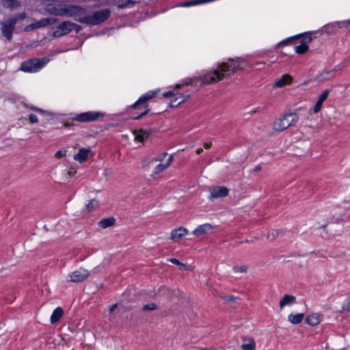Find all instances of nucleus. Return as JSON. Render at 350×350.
<instances>
[{
	"mask_svg": "<svg viewBox=\"0 0 350 350\" xmlns=\"http://www.w3.org/2000/svg\"><path fill=\"white\" fill-rule=\"evenodd\" d=\"M81 9L83 12H81L80 16H77L76 21L89 25H97L105 22L109 18L111 13L109 9L106 8L94 12L91 15L86 16L85 9L82 7H81Z\"/></svg>",
	"mask_w": 350,
	"mask_h": 350,
	"instance_id": "f257e3e1",
	"label": "nucleus"
},
{
	"mask_svg": "<svg viewBox=\"0 0 350 350\" xmlns=\"http://www.w3.org/2000/svg\"><path fill=\"white\" fill-rule=\"evenodd\" d=\"M46 10L50 14L72 17L75 20H76L77 16H80L81 12H83L81 9V6L73 5L48 4Z\"/></svg>",
	"mask_w": 350,
	"mask_h": 350,
	"instance_id": "f03ea898",
	"label": "nucleus"
},
{
	"mask_svg": "<svg viewBox=\"0 0 350 350\" xmlns=\"http://www.w3.org/2000/svg\"><path fill=\"white\" fill-rule=\"evenodd\" d=\"M298 119V115L295 112L286 113L282 118L275 120L273 129L278 132L283 131L289 126L295 125Z\"/></svg>",
	"mask_w": 350,
	"mask_h": 350,
	"instance_id": "7ed1b4c3",
	"label": "nucleus"
},
{
	"mask_svg": "<svg viewBox=\"0 0 350 350\" xmlns=\"http://www.w3.org/2000/svg\"><path fill=\"white\" fill-rule=\"evenodd\" d=\"M44 64V59H31L22 64L21 70L25 72H34L43 67Z\"/></svg>",
	"mask_w": 350,
	"mask_h": 350,
	"instance_id": "20e7f679",
	"label": "nucleus"
},
{
	"mask_svg": "<svg viewBox=\"0 0 350 350\" xmlns=\"http://www.w3.org/2000/svg\"><path fill=\"white\" fill-rule=\"evenodd\" d=\"M90 275V272L85 269H79L70 273L67 276V281L70 282H81L85 281Z\"/></svg>",
	"mask_w": 350,
	"mask_h": 350,
	"instance_id": "39448f33",
	"label": "nucleus"
},
{
	"mask_svg": "<svg viewBox=\"0 0 350 350\" xmlns=\"http://www.w3.org/2000/svg\"><path fill=\"white\" fill-rule=\"evenodd\" d=\"M74 23L70 21H64L58 24L56 30L53 33L55 38H59L69 33L73 30Z\"/></svg>",
	"mask_w": 350,
	"mask_h": 350,
	"instance_id": "423d86ee",
	"label": "nucleus"
},
{
	"mask_svg": "<svg viewBox=\"0 0 350 350\" xmlns=\"http://www.w3.org/2000/svg\"><path fill=\"white\" fill-rule=\"evenodd\" d=\"M3 35L10 41L12 39V33L15 29L16 21L10 18L1 23Z\"/></svg>",
	"mask_w": 350,
	"mask_h": 350,
	"instance_id": "0eeeda50",
	"label": "nucleus"
},
{
	"mask_svg": "<svg viewBox=\"0 0 350 350\" xmlns=\"http://www.w3.org/2000/svg\"><path fill=\"white\" fill-rule=\"evenodd\" d=\"M231 62V64L222 62L218 65L220 72H226L231 70L232 73H234L237 70L242 69L238 64L239 63L240 58L236 57L234 59H228Z\"/></svg>",
	"mask_w": 350,
	"mask_h": 350,
	"instance_id": "6e6552de",
	"label": "nucleus"
},
{
	"mask_svg": "<svg viewBox=\"0 0 350 350\" xmlns=\"http://www.w3.org/2000/svg\"><path fill=\"white\" fill-rule=\"evenodd\" d=\"M228 75L222 74L220 70H215L213 72V75L206 74L200 77V81L202 83H213L221 81L224 77H227Z\"/></svg>",
	"mask_w": 350,
	"mask_h": 350,
	"instance_id": "1a4fd4ad",
	"label": "nucleus"
},
{
	"mask_svg": "<svg viewBox=\"0 0 350 350\" xmlns=\"http://www.w3.org/2000/svg\"><path fill=\"white\" fill-rule=\"evenodd\" d=\"M103 115L98 112H92L88 111L85 113H81L78 114L75 120L79 122H90L94 121L97 120L100 116H103Z\"/></svg>",
	"mask_w": 350,
	"mask_h": 350,
	"instance_id": "9d476101",
	"label": "nucleus"
},
{
	"mask_svg": "<svg viewBox=\"0 0 350 350\" xmlns=\"http://www.w3.org/2000/svg\"><path fill=\"white\" fill-rule=\"evenodd\" d=\"M228 194V189L226 187H216L211 190V197L213 198H224Z\"/></svg>",
	"mask_w": 350,
	"mask_h": 350,
	"instance_id": "9b49d317",
	"label": "nucleus"
},
{
	"mask_svg": "<svg viewBox=\"0 0 350 350\" xmlns=\"http://www.w3.org/2000/svg\"><path fill=\"white\" fill-rule=\"evenodd\" d=\"M329 92L330 90L329 89H326L321 94L319 95V98L312 109L314 113H318L321 110L323 103L327 99Z\"/></svg>",
	"mask_w": 350,
	"mask_h": 350,
	"instance_id": "f8f14e48",
	"label": "nucleus"
},
{
	"mask_svg": "<svg viewBox=\"0 0 350 350\" xmlns=\"http://www.w3.org/2000/svg\"><path fill=\"white\" fill-rule=\"evenodd\" d=\"M135 3L136 1L133 0H107L108 4L113 3L120 9L131 8L135 4Z\"/></svg>",
	"mask_w": 350,
	"mask_h": 350,
	"instance_id": "ddd939ff",
	"label": "nucleus"
},
{
	"mask_svg": "<svg viewBox=\"0 0 350 350\" xmlns=\"http://www.w3.org/2000/svg\"><path fill=\"white\" fill-rule=\"evenodd\" d=\"M187 232L188 230L183 227L174 229L171 232V239L175 242H177L180 240L185 234H187Z\"/></svg>",
	"mask_w": 350,
	"mask_h": 350,
	"instance_id": "4468645a",
	"label": "nucleus"
},
{
	"mask_svg": "<svg viewBox=\"0 0 350 350\" xmlns=\"http://www.w3.org/2000/svg\"><path fill=\"white\" fill-rule=\"evenodd\" d=\"M293 77L290 75H284L280 79L276 81L273 84V88H281L286 85L291 83Z\"/></svg>",
	"mask_w": 350,
	"mask_h": 350,
	"instance_id": "2eb2a0df",
	"label": "nucleus"
},
{
	"mask_svg": "<svg viewBox=\"0 0 350 350\" xmlns=\"http://www.w3.org/2000/svg\"><path fill=\"white\" fill-rule=\"evenodd\" d=\"M213 229L210 224H204L199 226L196 229L193 231V234L196 237H200L203 234H207Z\"/></svg>",
	"mask_w": 350,
	"mask_h": 350,
	"instance_id": "dca6fc26",
	"label": "nucleus"
},
{
	"mask_svg": "<svg viewBox=\"0 0 350 350\" xmlns=\"http://www.w3.org/2000/svg\"><path fill=\"white\" fill-rule=\"evenodd\" d=\"M91 152L90 148H80L77 154L74 156V159L83 163L88 158L89 153Z\"/></svg>",
	"mask_w": 350,
	"mask_h": 350,
	"instance_id": "f3484780",
	"label": "nucleus"
},
{
	"mask_svg": "<svg viewBox=\"0 0 350 350\" xmlns=\"http://www.w3.org/2000/svg\"><path fill=\"white\" fill-rule=\"evenodd\" d=\"M133 135H135V139L139 142H144L146 139H147L149 136V133L140 129L139 131L134 130L133 131Z\"/></svg>",
	"mask_w": 350,
	"mask_h": 350,
	"instance_id": "a211bd4d",
	"label": "nucleus"
},
{
	"mask_svg": "<svg viewBox=\"0 0 350 350\" xmlns=\"http://www.w3.org/2000/svg\"><path fill=\"white\" fill-rule=\"evenodd\" d=\"M243 340L247 342V343H243L241 345V348L243 350H255L256 343L252 338L243 337Z\"/></svg>",
	"mask_w": 350,
	"mask_h": 350,
	"instance_id": "6ab92c4d",
	"label": "nucleus"
},
{
	"mask_svg": "<svg viewBox=\"0 0 350 350\" xmlns=\"http://www.w3.org/2000/svg\"><path fill=\"white\" fill-rule=\"evenodd\" d=\"M295 301V297L291 295H284L280 301V308H282L286 305H291Z\"/></svg>",
	"mask_w": 350,
	"mask_h": 350,
	"instance_id": "aec40b11",
	"label": "nucleus"
},
{
	"mask_svg": "<svg viewBox=\"0 0 350 350\" xmlns=\"http://www.w3.org/2000/svg\"><path fill=\"white\" fill-rule=\"evenodd\" d=\"M115 222H116L115 218L113 217H107V218L101 219L98 222V226L100 228L105 229L108 227H111V226H113L115 224Z\"/></svg>",
	"mask_w": 350,
	"mask_h": 350,
	"instance_id": "412c9836",
	"label": "nucleus"
},
{
	"mask_svg": "<svg viewBox=\"0 0 350 350\" xmlns=\"http://www.w3.org/2000/svg\"><path fill=\"white\" fill-rule=\"evenodd\" d=\"M63 315V310L62 308L60 307H57V308H55L51 316V323L54 324L57 322L59 321V320L60 319V318L62 317Z\"/></svg>",
	"mask_w": 350,
	"mask_h": 350,
	"instance_id": "4be33fe9",
	"label": "nucleus"
},
{
	"mask_svg": "<svg viewBox=\"0 0 350 350\" xmlns=\"http://www.w3.org/2000/svg\"><path fill=\"white\" fill-rule=\"evenodd\" d=\"M2 4L5 8L14 10L21 6V3L18 0H2Z\"/></svg>",
	"mask_w": 350,
	"mask_h": 350,
	"instance_id": "5701e85b",
	"label": "nucleus"
},
{
	"mask_svg": "<svg viewBox=\"0 0 350 350\" xmlns=\"http://www.w3.org/2000/svg\"><path fill=\"white\" fill-rule=\"evenodd\" d=\"M306 321L310 325L314 326L320 322V315L318 314H312L307 316Z\"/></svg>",
	"mask_w": 350,
	"mask_h": 350,
	"instance_id": "b1692460",
	"label": "nucleus"
},
{
	"mask_svg": "<svg viewBox=\"0 0 350 350\" xmlns=\"http://www.w3.org/2000/svg\"><path fill=\"white\" fill-rule=\"evenodd\" d=\"M155 96V93L152 92L151 94H147L142 97H140L138 100L133 105V108H136V107L139 105L143 104L146 103L149 99L153 98Z\"/></svg>",
	"mask_w": 350,
	"mask_h": 350,
	"instance_id": "393cba45",
	"label": "nucleus"
},
{
	"mask_svg": "<svg viewBox=\"0 0 350 350\" xmlns=\"http://www.w3.org/2000/svg\"><path fill=\"white\" fill-rule=\"evenodd\" d=\"M155 96V93L152 92L151 94H147L142 97H140L138 100L133 105V108H136V107L139 105L143 104L146 103L149 99L153 98Z\"/></svg>",
	"mask_w": 350,
	"mask_h": 350,
	"instance_id": "a878e982",
	"label": "nucleus"
},
{
	"mask_svg": "<svg viewBox=\"0 0 350 350\" xmlns=\"http://www.w3.org/2000/svg\"><path fill=\"white\" fill-rule=\"evenodd\" d=\"M304 317V314L302 313L297 314H291L288 316V321L293 324H298L302 321Z\"/></svg>",
	"mask_w": 350,
	"mask_h": 350,
	"instance_id": "bb28decb",
	"label": "nucleus"
},
{
	"mask_svg": "<svg viewBox=\"0 0 350 350\" xmlns=\"http://www.w3.org/2000/svg\"><path fill=\"white\" fill-rule=\"evenodd\" d=\"M42 27H46L45 18L31 24V25L26 27L25 30L27 31L29 29H37Z\"/></svg>",
	"mask_w": 350,
	"mask_h": 350,
	"instance_id": "cd10ccee",
	"label": "nucleus"
},
{
	"mask_svg": "<svg viewBox=\"0 0 350 350\" xmlns=\"http://www.w3.org/2000/svg\"><path fill=\"white\" fill-rule=\"evenodd\" d=\"M308 50V46L306 42H303L301 44L295 46V51L298 54H304Z\"/></svg>",
	"mask_w": 350,
	"mask_h": 350,
	"instance_id": "c85d7f7f",
	"label": "nucleus"
},
{
	"mask_svg": "<svg viewBox=\"0 0 350 350\" xmlns=\"http://www.w3.org/2000/svg\"><path fill=\"white\" fill-rule=\"evenodd\" d=\"M98 206V202L95 200H91L88 204H86V210L88 212L93 211Z\"/></svg>",
	"mask_w": 350,
	"mask_h": 350,
	"instance_id": "c756f323",
	"label": "nucleus"
},
{
	"mask_svg": "<svg viewBox=\"0 0 350 350\" xmlns=\"http://www.w3.org/2000/svg\"><path fill=\"white\" fill-rule=\"evenodd\" d=\"M170 262H171L173 264H175L178 266H179V268L182 270H186L187 269V265L180 262L178 259L176 258H170L168 260Z\"/></svg>",
	"mask_w": 350,
	"mask_h": 350,
	"instance_id": "7c9ffc66",
	"label": "nucleus"
},
{
	"mask_svg": "<svg viewBox=\"0 0 350 350\" xmlns=\"http://www.w3.org/2000/svg\"><path fill=\"white\" fill-rule=\"evenodd\" d=\"M26 16H27V15H26L25 12H21V13H18V14L10 18L11 20H15L16 24L18 21L24 20L26 18Z\"/></svg>",
	"mask_w": 350,
	"mask_h": 350,
	"instance_id": "2f4dec72",
	"label": "nucleus"
},
{
	"mask_svg": "<svg viewBox=\"0 0 350 350\" xmlns=\"http://www.w3.org/2000/svg\"><path fill=\"white\" fill-rule=\"evenodd\" d=\"M157 308V305L154 303L146 304L143 306L142 310L144 311H152Z\"/></svg>",
	"mask_w": 350,
	"mask_h": 350,
	"instance_id": "473e14b6",
	"label": "nucleus"
},
{
	"mask_svg": "<svg viewBox=\"0 0 350 350\" xmlns=\"http://www.w3.org/2000/svg\"><path fill=\"white\" fill-rule=\"evenodd\" d=\"M189 98V95H185V94H180V97L176 98L174 102H177V105H180V103L185 102Z\"/></svg>",
	"mask_w": 350,
	"mask_h": 350,
	"instance_id": "72a5a7b5",
	"label": "nucleus"
},
{
	"mask_svg": "<svg viewBox=\"0 0 350 350\" xmlns=\"http://www.w3.org/2000/svg\"><path fill=\"white\" fill-rule=\"evenodd\" d=\"M281 233V231L278 230H272L271 232H269L267 234L268 239H275L278 237L280 234Z\"/></svg>",
	"mask_w": 350,
	"mask_h": 350,
	"instance_id": "f704fd0d",
	"label": "nucleus"
},
{
	"mask_svg": "<svg viewBox=\"0 0 350 350\" xmlns=\"http://www.w3.org/2000/svg\"><path fill=\"white\" fill-rule=\"evenodd\" d=\"M337 25L340 28L346 27L348 31H350V19L346 21L338 22Z\"/></svg>",
	"mask_w": 350,
	"mask_h": 350,
	"instance_id": "c9c22d12",
	"label": "nucleus"
},
{
	"mask_svg": "<svg viewBox=\"0 0 350 350\" xmlns=\"http://www.w3.org/2000/svg\"><path fill=\"white\" fill-rule=\"evenodd\" d=\"M233 270L236 272L245 273L247 271V267L245 265L235 266L233 267Z\"/></svg>",
	"mask_w": 350,
	"mask_h": 350,
	"instance_id": "e433bc0d",
	"label": "nucleus"
},
{
	"mask_svg": "<svg viewBox=\"0 0 350 350\" xmlns=\"http://www.w3.org/2000/svg\"><path fill=\"white\" fill-rule=\"evenodd\" d=\"M221 298L229 302H235L236 300L238 299V297H236L231 295L221 296Z\"/></svg>",
	"mask_w": 350,
	"mask_h": 350,
	"instance_id": "4c0bfd02",
	"label": "nucleus"
},
{
	"mask_svg": "<svg viewBox=\"0 0 350 350\" xmlns=\"http://www.w3.org/2000/svg\"><path fill=\"white\" fill-rule=\"evenodd\" d=\"M167 167V166L166 165V164H159L155 167L154 174H159L163 172Z\"/></svg>",
	"mask_w": 350,
	"mask_h": 350,
	"instance_id": "58836bf2",
	"label": "nucleus"
},
{
	"mask_svg": "<svg viewBox=\"0 0 350 350\" xmlns=\"http://www.w3.org/2000/svg\"><path fill=\"white\" fill-rule=\"evenodd\" d=\"M167 155V152H163L161 153L158 157L153 159L151 162L154 161H163L164 160V158Z\"/></svg>",
	"mask_w": 350,
	"mask_h": 350,
	"instance_id": "ea45409f",
	"label": "nucleus"
},
{
	"mask_svg": "<svg viewBox=\"0 0 350 350\" xmlns=\"http://www.w3.org/2000/svg\"><path fill=\"white\" fill-rule=\"evenodd\" d=\"M46 26L55 23L57 19L53 17L45 18Z\"/></svg>",
	"mask_w": 350,
	"mask_h": 350,
	"instance_id": "a19ab883",
	"label": "nucleus"
},
{
	"mask_svg": "<svg viewBox=\"0 0 350 350\" xmlns=\"http://www.w3.org/2000/svg\"><path fill=\"white\" fill-rule=\"evenodd\" d=\"M46 26L55 23L57 19L53 17L45 18Z\"/></svg>",
	"mask_w": 350,
	"mask_h": 350,
	"instance_id": "79ce46f5",
	"label": "nucleus"
},
{
	"mask_svg": "<svg viewBox=\"0 0 350 350\" xmlns=\"http://www.w3.org/2000/svg\"><path fill=\"white\" fill-rule=\"evenodd\" d=\"M29 120L30 122L32 124L37 123L38 122V117L33 113H31L29 116Z\"/></svg>",
	"mask_w": 350,
	"mask_h": 350,
	"instance_id": "37998d69",
	"label": "nucleus"
},
{
	"mask_svg": "<svg viewBox=\"0 0 350 350\" xmlns=\"http://www.w3.org/2000/svg\"><path fill=\"white\" fill-rule=\"evenodd\" d=\"M196 79V78L186 79L185 81L183 83V85H191Z\"/></svg>",
	"mask_w": 350,
	"mask_h": 350,
	"instance_id": "c03bdc74",
	"label": "nucleus"
},
{
	"mask_svg": "<svg viewBox=\"0 0 350 350\" xmlns=\"http://www.w3.org/2000/svg\"><path fill=\"white\" fill-rule=\"evenodd\" d=\"M66 151L58 150L55 153V157L57 158H61V157H63L66 156Z\"/></svg>",
	"mask_w": 350,
	"mask_h": 350,
	"instance_id": "a18cd8bd",
	"label": "nucleus"
},
{
	"mask_svg": "<svg viewBox=\"0 0 350 350\" xmlns=\"http://www.w3.org/2000/svg\"><path fill=\"white\" fill-rule=\"evenodd\" d=\"M148 111H149V109H147V110L144 111V112H142L139 116L135 117L133 119L134 120H139L142 117L146 116L148 113Z\"/></svg>",
	"mask_w": 350,
	"mask_h": 350,
	"instance_id": "49530a36",
	"label": "nucleus"
},
{
	"mask_svg": "<svg viewBox=\"0 0 350 350\" xmlns=\"http://www.w3.org/2000/svg\"><path fill=\"white\" fill-rule=\"evenodd\" d=\"M81 27L74 23V25H73V30L75 31L76 33H79L81 30Z\"/></svg>",
	"mask_w": 350,
	"mask_h": 350,
	"instance_id": "de8ad7c7",
	"label": "nucleus"
},
{
	"mask_svg": "<svg viewBox=\"0 0 350 350\" xmlns=\"http://www.w3.org/2000/svg\"><path fill=\"white\" fill-rule=\"evenodd\" d=\"M291 41V38H289V39H288V40H286L282 41V42H280L278 44V46H280L284 45V44H287V43H288V42H290Z\"/></svg>",
	"mask_w": 350,
	"mask_h": 350,
	"instance_id": "09e8293b",
	"label": "nucleus"
},
{
	"mask_svg": "<svg viewBox=\"0 0 350 350\" xmlns=\"http://www.w3.org/2000/svg\"><path fill=\"white\" fill-rule=\"evenodd\" d=\"M172 160H173V155L171 154V155H170L168 160H167V163H165L167 167L170 165Z\"/></svg>",
	"mask_w": 350,
	"mask_h": 350,
	"instance_id": "8fccbe9b",
	"label": "nucleus"
},
{
	"mask_svg": "<svg viewBox=\"0 0 350 350\" xmlns=\"http://www.w3.org/2000/svg\"><path fill=\"white\" fill-rule=\"evenodd\" d=\"M172 95H173V92L171 91L167 92L164 93V94H163V96L165 98H169V97L172 96Z\"/></svg>",
	"mask_w": 350,
	"mask_h": 350,
	"instance_id": "3c124183",
	"label": "nucleus"
},
{
	"mask_svg": "<svg viewBox=\"0 0 350 350\" xmlns=\"http://www.w3.org/2000/svg\"><path fill=\"white\" fill-rule=\"evenodd\" d=\"M76 174V170L71 169L68 172V174L70 176H74Z\"/></svg>",
	"mask_w": 350,
	"mask_h": 350,
	"instance_id": "603ef678",
	"label": "nucleus"
},
{
	"mask_svg": "<svg viewBox=\"0 0 350 350\" xmlns=\"http://www.w3.org/2000/svg\"><path fill=\"white\" fill-rule=\"evenodd\" d=\"M211 145H212V144L211 142H209V143H204V148L208 149V148H209L211 146Z\"/></svg>",
	"mask_w": 350,
	"mask_h": 350,
	"instance_id": "864d4df0",
	"label": "nucleus"
},
{
	"mask_svg": "<svg viewBox=\"0 0 350 350\" xmlns=\"http://www.w3.org/2000/svg\"><path fill=\"white\" fill-rule=\"evenodd\" d=\"M117 306H118V305L116 304L111 306L109 309V312H112L117 308Z\"/></svg>",
	"mask_w": 350,
	"mask_h": 350,
	"instance_id": "5fc2aeb1",
	"label": "nucleus"
},
{
	"mask_svg": "<svg viewBox=\"0 0 350 350\" xmlns=\"http://www.w3.org/2000/svg\"><path fill=\"white\" fill-rule=\"evenodd\" d=\"M253 170L254 172H259L261 170V167L260 165H256Z\"/></svg>",
	"mask_w": 350,
	"mask_h": 350,
	"instance_id": "6e6d98bb",
	"label": "nucleus"
},
{
	"mask_svg": "<svg viewBox=\"0 0 350 350\" xmlns=\"http://www.w3.org/2000/svg\"><path fill=\"white\" fill-rule=\"evenodd\" d=\"M202 148H198L196 151L197 154H200L202 152Z\"/></svg>",
	"mask_w": 350,
	"mask_h": 350,
	"instance_id": "4d7b16f0",
	"label": "nucleus"
},
{
	"mask_svg": "<svg viewBox=\"0 0 350 350\" xmlns=\"http://www.w3.org/2000/svg\"><path fill=\"white\" fill-rule=\"evenodd\" d=\"M34 109L35 111H39V112H40V113H43V112H44V111H43L42 109H41L35 108V109Z\"/></svg>",
	"mask_w": 350,
	"mask_h": 350,
	"instance_id": "13d9d810",
	"label": "nucleus"
},
{
	"mask_svg": "<svg viewBox=\"0 0 350 350\" xmlns=\"http://www.w3.org/2000/svg\"><path fill=\"white\" fill-rule=\"evenodd\" d=\"M306 39L307 40V42H310L312 40V38L311 37L307 38Z\"/></svg>",
	"mask_w": 350,
	"mask_h": 350,
	"instance_id": "bf43d9fd",
	"label": "nucleus"
},
{
	"mask_svg": "<svg viewBox=\"0 0 350 350\" xmlns=\"http://www.w3.org/2000/svg\"><path fill=\"white\" fill-rule=\"evenodd\" d=\"M181 85H182L177 84V85H176V88H178H178H180L181 87Z\"/></svg>",
	"mask_w": 350,
	"mask_h": 350,
	"instance_id": "052dcab7",
	"label": "nucleus"
}]
</instances>
